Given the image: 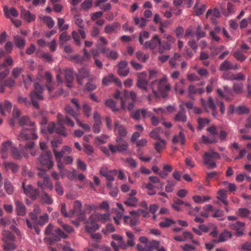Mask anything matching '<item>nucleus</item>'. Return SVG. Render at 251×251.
<instances>
[{"mask_svg":"<svg viewBox=\"0 0 251 251\" xmlns=\"http://www.w3.org/2000/svg\"><path fill=\"white\" fill-rule=\"evenodd\" d=\"M164 38L166 39L167 41L162 42L159 37L155 34L150 41L145 42L143 48L150 49L153 52L156 51L160 54L163 53L165 50H169L171 49L172 45L175 42L176 39L168 34H164Z\"/></svg>","mask_w":251,"mask_h":251,"instance_id":"nucleus-1","label":"nucleus"},{"mask_svg":"<svg viewBox=\"0 0 251 251\" xmlns=\"http://www.w3.org/2000/svg\"><path fill=\"white\" fill-rule=\"evenodd\" d=\"M19 124L21 126H30V128L24 127L18 137L20 141H25L29 139H36L37 135L35 133L36 128L34 123L30 121L27 117H22L19 121Z\"/></svg>","mask_w":251,"mask_h":251,"instance_id":"nucleus-2","label":"nucleus"},{"mask_svg":"<svg viewBox=\"0 0 251 251\" xmlns=\"http://www.w3.org/2000/svg\"><path fill=\"white\" fill-rule=\"evenodd\" d=\"M110 219V214L108 212L104 214H93L85 223V230L87 232L91 233L100 228L98 222L105 223L109 221Z\"/></svg>","mask_w":251,"mask_h":251,"instance_id":"nucleus-3","label":"nucleus"},{"mask_svg":"<svg viewBox=\"0 0 251 251\" xmlns=\"http://www.w3.org/2000/svg\"><path fill=\"white\" fill-rule=\"evenodd\" d=\"M114 97L117 99H121V108L122 109L131 111L134 107V103L136 99V94L133 91L128 92L125 90L121 96L119 90L116 91Z\"/></svg>","mask_w":251,"mask_h":251,"instance_id":"nucleus-4","label":"nucleus"},{"mask_svg":"<svg viewBox=\"0 0 251 251\" xmlns=\"http://www.w3.org/2000/svg\"><path fill=\"white\" fill-rule=\"evenodd\" d=\"M152 91L156 97L167 96V92L170 90V85L167 82L166 77L155 80L151 84Z\"/></svg>","mask_w":251,"mask_h":251,"instance_id":"nucleus-5","label":"nucleus"},{"mask_svg":"<svg viewBox=\"0 0 251 251\" xmlns=\"http://www.w3.org/2000/svg\"><path fill=\"white\" fill-rule=\"evenodd\" d=\"M72 103L75 106V108L73 109L70 105H67L65 108V111L71 115L75 119L77 125L81 127L86 132H89L91 130L90 126L87 124L82 123L79 119V111L80 108L78 101L76 99H73Z\"/></svg>","mask_w":251,"mask_h":251,"instance_id":"nucleus-6","label":"nucleus"},{"mask_svg":"<svg viewBox=\"0 0 251 251\" xmlns=\"http://www.w3.org/2000/svg\"><path fill=\"white\" fill-rule=\"evenodd\" d=\"M232 89L233 92L227 86L224 87V92L220 89H217L218 94L227 100H232L234 97V93L236 94H241L244 92V84L242 82H235L233 83Z\"/></svg>","mask_w":251,"mask_h":251,"instance_id":"nucleus-7","label":"nucleus"},{"mask_svg":"<svg viewBox=\"0 0 251 251\" xmlns=\"http://www.w3.org/2000/svg\"><path fill=\"white\" fill-rule=\"evenodd\" d=\"M35 143L34 142H28L24 149H23L21 152L19 151L18 149L13 147L11 151V155L13 158L17 160L21 159L23 157L27 158L28 157V151H29L30 154L34 156L36 154V151L33 149Z\"/></svg>","mask_w":251,"mask_h":251,"instance_id":"nucleus-8","label":"nucleus"},{"mask_svg":"<svg viewBox=\"0 0 251 251\" xmlns=\"http://www.w3.org/2000/svg\"><path fill=\"white\" fill-rule=\"evenodd\" d=\"M57 127H56L55 124L52 122L50 123L48 126V130L50 133H56L63 135L64 136H67V133L65 128L63 126V121L62 119V114L58 113L57 115Z\"/></svg>","mask_w":251,"mask_h":251,"instance_id":"nucleus-9","label":"nucleus"},{"mask_svg":"<svg viewBox=\"0 0 251 251\" xmlns=\"http://www.w3.org/2000/svg\"><path fill=\"white\" fill-rule=\"evenodd\" d=\"M2 240L3 242V248L5 251H13L16 246L14 241L15 237L9 231L4 230L2 233Z\"/></svg>","mask_w":251,"mask_h":251,"instance_id":"nucleus-10","label":"nucleus"},{"mask_svg":"<svg viewBox=\"0 0 251 251\" xmlns=\"http://www.w3.org/2000/svg\"><path fill=\"white\" fill-rule=\"evenodd\" d=\"M38 169L40 170L38 175L41 178L43 179L42 180H39L37 182L38 186L42 190L48 188L52 190L53 189V185L50 179L46 174L47 171L40 167H38Z\"/></svg>","mask_w":251,"mask_h":251,"instance_id":"nucleus-11","label":"nucleus"},{"mask_svg":"<svg viewBox=\"0 0 251 251\" xmlns=\"http://www.w3.org/2000/svg\"><path fill=\"white\" fill-rule=\"evenodd\" d=\"M43 88L38 83H35L34 90L30 94L32 104L37 108H39L37 100H40L43 99Z\"/></svg>","mask_w":251,"mask_h":251,"instance_id":"nucleus-12","label":"nucleus"},{"mask_svg":"<svg viewBox=\"0 0 251 251\" xmlns=\"http://www.w3.org/2000/svg\"><path fill=\"white\" fill-rule=\"evenodd\" d=\"M220 158V155L216 152H206L203 156L204 163L209 168H216V164L214 160L219 159Z\"/></svg>","mask_w":251,"mask_h":251,"instance_id":"nucleus-13","label":"nucleus"},{"mask_svg":"<svg viewBox=\"0 0 251 251\" xmlns=\"http://www.w3.org/2000/svg\"><path fill=\"white\" fill-rule=\"evenodd\" d=\"M67 237V235L58 228L53 230L50 237L46 238L45 241L47 243L52 245L56 242L59 241L61 238L65 239Z\"/></svg>","mask_w":251,"mask_h":251,"instance_id":"nucleus-14","label":"nucleus"},{"mask_svg":"<svg viewBox=\"0 0 251 251\" xmlns=\"http://www.w3.org/2000/svg\"><path fill=\"white\" fill-rule=\"evenodd\" d=\"M117 145L114 146L112 144H109V150L113 153L117 151L123 152L127 150L128 144L126 142L120 137H117L116 139Z\"/></svg>","mask_w":251,"mask_h":251,"instance_id":"nucleus-15","label":"nucleus"},{"mask_svg":"<svg viewBox=\"0 0 251 251\" xmlns=\"http://www.w3.org/2000/svg\"><path fill=\"white\" fill-rule=\"evenodd\" d=\"M40 164L48 170L50 169L53 166L51 153L50 151H47L42 154L39 158Z\"/></svg>","mask_w":251,"mask_h":251,"instance_id":"nucleus-16","label":"nucleus"},{"mask_svg":"<svg viewBox=\"0 0 251 251\" xmlns=\"http://www.w3.org/2000/svg\"><path fill=\"white\" fill-rule=\"evenodd\" d=\"M201 101L202 105L206 111H211L213 116H215L216 115V106L211 97H209L207 101H205L203 99H201Z\"/></svg>","mask_w":251,"mask_h":251,"instance_id":"nucleus-17","label":"nucleus"},{"mask_svg":"<svg viewBox=\"0 0 251 251\" xmlns=\"http://www.w3.org/2000/svg\"><path fill=\"white\" fill-rule=\"evenodd\" d=\"M112 237L117 242L116 243L113 241L111 243L112 247L115 251H118L119 248L126 249L127 248V246L123 241V238L121 236L116 234H113L112 235Z\"/></svg>","mask_w":251,"mask_h":251,"instance_id":"nucleus-18","label":"nucleus"},{"mask_svg":"<svg viewBox=\"0 0 251 251\" xmlns=\"http://www.w3.org/2000/svg\"><path fill=\"white\" fill-rule=\"evenodd\" d=\"M24 193L32 200L36 199L39 195V192L37 189L33 188L31 185H26L25 182L22 183Z\"/></svg>","mask_w":251,"mask_h":251,"instance_id":"nucleus-19","label":"nucleus"},{"mask_svg":"<svg viewBox=\"0 0 251 251\" xmlns=\"http://www.w3.org/2000/svg\"><path fill=\"white\" fill-rule=\"evenodd\" d=\"M58 168L59 170V173L62 178L66 176L71 180L75 179L76 178L75 170H73V171H70L65 169L63 165L61 164L58 165Z\"/></svg>","mask_w":251,"mask_h":251,"instance_id":"nucleus-20","label":"nucleus"},{"mask_svg":"<svg viewBox=\"0 0 251 251\" xmlns=\"http://www.w3.org/2000/svg\"><path fill=\"white\" fill-rule=\"evenodd\" d=\"M202 233L210 232V235L213 237H216L218 235L217 228L213 224H209L208 225H201L199 226Z\"/></svg>","mask_w":251,"mask_h":251,"instance_id":"nucleus-21","label":"nucleus"},{"mask_svg":"<svg viewBox=\"0 0 251 251\" xmlns=\"http://www.w3.org/2000/svg\"><path fill=\"white\" fill-rule=\"evenodd\" d=\"M245 224L239 221L229 225L230 228L236 231L237 236L240 237L243 235Z\"/></svg>","mask_w":251,"mask_h":251,"instance_id":"nucleus-22","label":"nucleus"},{"mask_svg":"<svg viewBox=\"0 0 251 251\" xmlns=\"http://www.w3.org/2000/svg\"><path fill=\"white\" fill-rule=\"evenodd\" d=\"M159 245V242L152 240L147 245H137V249L138 251H152L153 250L158 247Z\"/></svg>","mask_w":251,"mask_h":251,"instance_id":"nucleus-23","label":"nucleus"},{"mask_svg":"<svg viewBox=\"0 0 251 251\" xmlns=\"http://www.w3.org/2000/svg\"><path fill=\"white\" fill-rule=\"evenodd\" d=\"M111 82H114L119 87L122 86L121 80L112 74L104 76L102 80V84L104 86H108Z\"/></svg>","mask_w":251,"mask_h":251,"instance_id":"nucleus-24","label":"nucleus"},{"mask_svg":"<svg viewBox=\"0 0 251 251\" xmlns=\"http://www.w3.org/2000/svg\"><path fill=\"white\" fill-rule=\"evenodd\" d=\"M138 80L137 86L140 88L146 90L148 85L147 74L146 73L143 72L137 74Z\"/></svg>","mask_w":251,"mask_h":251,"instance_id":"nucleus-25","label":"nucleus"},{"mask_svg":"<svg viewBox=\"0 0 251 251\" xmlns=\"http://www.w3.org/2000/svg\"><path fill=\"white\" fill-rule=\"evenodd\" d=\"M198 84H190L188 88V97L194 99V96L196 94H201L204 91L203 88L198 87Z\"/></svg>","mask_w":251,"mask_h":251,"instance_id":"nucleus-26","label":"nucleus"},{"mask_svg":"<svg viewBox=\"0 0 251 251\" xmlns=\"http://www.w3.org/2000/svg\"><path fill=\"white\" fill-rule=\"evenodd\" d=\"M84 51V57H82L80 56L79 55L76 54L73 56H70L68 57V59L75 63L76 64H83V61L84 60V58L89 60L91 58V55L86 51V50L85 49H83Z\"/></svg>","mask_w":251,"mask_h":251,"instance_id":"nucleus-27","label":"nucleus"},{"mask_svg":"<svg viewBox=\"0 0 251 251\" xmlns=\"http://www.w3.org/2000/svg\"><path fill=\"white\" fill-rule=\"evenodd\" d=\"M94 124L93 130L95 133H99L101 130L102 122L100 114L97 112H95L93 114Z\"/></svg>","mask_w":251,"mask_h":251,"instance_id":"nucleus-28","label":"nucleus"},{"mask_svg":"<svg viewBox=\"0 0 251 251\" xmlns=\"http://www.w3.org/2000/svg\"><path fill=\"white\" fill-rule=\"evenodd\" d=\"M21 17L28 23L34 21L35 20L36 16L34 14H32L29 11L21 7Z\"/></svg>","mask_w":251,"mask_h":251,"instance_id":"nucleus-29","label":"nucleus"},{"mask_svg":"<svg viewBox=\"0 0 251 251\" xmlns=\"http://www.w3.org/2000/svg\"><path fill=\"white\" fill-rule=\"evenodd\" d=\"M231 236V232L227 230H224L218 237L217 235L216 237L214 238L213 241L216 243L223 242L230 238Z\"/></svg>","mask_w":251,"mask_h":251,"instance_id":"nucleus-30","label":"nucleus"},{"mask_svg":"<svg viewBox=\"0 0 251 251\" xmlns=\"http://www.w3.org/2000/svg\"><path fill=\"white\" fill-rule=\"evenodd\" d=\"M13 147L10 141H8L3 143L0 149L1 157L3 158H6L7 157L8 152L9 151H11Z\"/></svg>","mask_w":251,"mask_h":251,"instance_id":"nucleus-31","label":"nucleus"},{"mask_svg":"<svg viewBox=\"0 0 251 251\" xmlns=\"http://www.w3.org/2000/svg\"><path fill=\"white\" fill-rule=\"evenodd\" d=\"M129 72L127 67V62L126 61L120 62L118 64V74L119 75L123 76L127 75Z\"/></svg>","mask_w":251,"mask_h":251,"instance_id":"nucleus-32","label":"nucleus"},{"mask_svg":"<svg viewBox=\"0 0 251 251\" xmlns=\"http://www.w3.org/2000/svg\"><path fill=\"white\" fill-rule=\"evenodd\" d=\"M220 13L219 10L217 8L214 9H209L206 15L207 18L209 19L213 23H216V19L220 17Z\"/></svg>","mask_w":251,"mask_h":251,"instance_id":"nucleus-33","label":"nucleus"},{"mask_svg":"<svg viewBox=\"0 0 251 251\" xmlns=\"http://www.w3.org/2000/svg\"><path fill=\"white\" fill-rule=\"evenodd\" d=\"M11 109L12 104L10 101L5 100L3 103H0V113L1 115L4 116L10 113Z\"/></svg>","mask_w":251,"mask_h":251,"instance_id":"nucleus-34","label":"nucleus"},{"mask_svg":"<svg viewBox=\"0 0 251 251\" xmlns=\"http://www.w3.org/2000/svg\"><path fill=\"white\" fill-rule=\"evenodd\" d=\"M65 80L67 83V86L69 88L72 87V83L73 82L74 78V73L71 69H66L64 72Z\"/></svg>","mask_w":251,"mask_h":251,"instance_id":"nucleus-35","label":"nucleus"},{"mask_svg":"<svg viewBox=\"0 0 251 251\" xmlns=\"http://www.w3.org/2000/svg\"><path fill=\"white\" fill-rule=\"evenodd\" d=\"M238 68V66L236 64L233 65L229 61L225 60L219 67L220 71H226L228 70H236Z\"/></svg>","mask_w":251,"mask_h":251,"instance_id":"nucleus-36","label":"nucleus"},{"mask_svg":"<svg viewBox=\"0 0 251 251\" xmlns=\"http://www.w3.org/2000/svg\"><path fill=\"white\" fill-rule=\"evenodd\" d=\"M101 52L107 58L115 60L118 58V53L114 50H110L108 48H102Z\"/></svg>","mask_w":251,"mask_h":251,"instance_id":"nucleus-37","label":"nucleus"},{"mask_svg":"<svg viewBox=\"0 0 251 251\" xmlns=\"http://www.w3.org/2000/svg\"><path fill=\"white\" fill-rule=\"evenodd\" d=\"M89 72L85 68L79 69L78 74L77 76L78 82L79 84L82 85L83 83V79L89 76Z\"/></svg>","mask_w":251,"mask_h":251,"instance_id":"nucleus-38","label":"nucleus"},{"mask_svg":"<svg viewBox=\"0 0 251 251\" xmlns=\"http://www.w3.org/2000/svg\"><path fill=\"white\" fill-rule=\"evenodd\" d=\"M167 142L164 139L157 140L154 143V149L158 153H161L166 149Z\"/></svg>","mask_w":251,"mask_h":251,"instance_id":"nucleus-39","label":"nucleus"},{"mask_svg":"<svg viewBox=\"0 0 251 251\" xmlns=\"http://www.w3.org/2000/svg\"><path fill=\"white\" fill-rule=\"evenodd\" d=\"M15 203L17 214L20 216H24L26 213V208L25 205L18 200L15 201Z\"/></svg>","mask_w":251,"mask_h":251,"instance_id":"nucleus-40","label":"nucleus"},{"mask_svg":"<svg viewBox=\"0 0 251 251\" xmlns=\"http://www.w3.org/2000/svg\"><path fill=\"white\" fill-rule=\"evenodd\" d=\"M114 131L117 132L121 136H126L127 134V131L125 126L119 124L118 122H116L114 124Z\"/></svg>","mask_w":251,"mask_h":251,"instance_id":"nucleus-41","label":"nucleus"},{"mask_svg":"<svg viewBox=\"0 0 251 251\" xmlns=\"http://www.w3.org/2000/svg\"><path fill=\"white\" fill-rule=\"evenodd\" d=\"M3 11L5 17L7 18H10V15L16 17L19 15L17 10L13 7L9 9L7 6H5L3 7Z\"/></svg>","mask_w":251,"mask_h":251,"instance_id":"nucleus-42","label":"nucleus"},{"mask_svg":"<svg viewBox=\"0 0 251 251\" xmlns=\"http://www.w3.org/2000/svg\"><path fill=\"white\" fill-rule=\"evenodd\" d=\"M132 217L129 216H125L124 217L125 222L127 224L131 226H134L136 224L139 217L138 215H136L134 213L130 214Z\"/></svg>","mask_w":251,"mask_h":251,"instance_id":"nucleus-43","label":"nucleus"},{"mask_svg":"<svg viewBox=\"0 0 251 251\" xmlns=\"http://www.w3.org/2000/svg\"><path fill=\"white\" fill-rule=\"evenodd\" d=\"M142 188L147 190V193L149 195H153L156 194L154 186L151 182L143 183Z\"/></svg>","mask_w":251,"mask_h":251,"instance_id":"nucleus-44","label":"nucleus"},{"mask_svg":"<svg viewBox=\"0 0 251 251\" xmlns=\"http://www.w3.org/2000/svg\"><path fill=\"white\" fill-rule=\"evenodd\" d=\"M148 113L145 109L137 110L131 114V117L135 120H139L141 116L143 118H146L147 116Z\"/></svg>","mask_w":251,"mask_h":251,"instance_id":"nucleus-45","label":"nucleus"},{"mask_svg":"<svg viewBox=\"0 0 251 251\" xmlns=\"http://www.w3.org/2000/svg\"><path fill=\"white\" fill-rule=\"evenodd\" d=\"M3 165L6 171L11 170L14 173L16 172L19 169L18 166L12 162H4Z\"/></svg>","mask_w":251,"mask_h":251,"instance_id":"nucleus-46","label":"nucleus"},{"mask_svg":"<svg viewBox=\"0 0 251 251\" xmlns=\"http://www.w3.org/2000/svg\"><path fill=\"white\" fill-rule=\"evenodd\" d=\"M193 237L192 234L189 232H185L182 235L174 236V239L178 241H184L187 239H191Z\"/></svg>","mask_w":251,"mask_h":251,"instance_id":"nucleus-47","label":"nucleus"},{"mask_svg":"<svg viewBox=\"0 0 251 251\" xmlns=\"http://www.w3.org/2000/svg\"><path fill=\"white\" fill-rule=\"evenodd\" d=\"M120 27V24L118 23H115L112 25H107L105 27V32L107 33H111L115 32L116 29Z\"/></svg>","mask_w":251,"mask_h":251,"instance_id":"nucleus-48","label":"nucleus"},{"mask_svg":"<svg viewBox=\"0 0 251 251\" xmlns=\"http://www.w3.org/2000/svg\"><path fill=\"white\" fill-rule=\"evenodd\" d=\"M185 206H186V210L189 215L195 216L198 213L200 210V208L198 207L193 208L191 205L189 203H185Z\"/></svg>","mask_w":251,"mask_h":251,"instance_id":"nucleus-49","label":"nucleus"},{"mask_svg":"<svg viewBox=\"0 0 251 251\" xmlns=\"http://www.w3.org/2000/svg\"><path fill=\"white\" fill-rule=\"evenodd\" d=\"M192 199L196 203H201L209 201L211 199V198L207 196H200L196 195L193 196L192 197Z\"/></svg>","mask_w":251,"mask_h":251,"instance_id":"nucleus-50","label":"nucleus"},{"mask_svg":"<svg viewBox=\"0 0 251 251\" xmlns=\"http://www.w3.org/2000/svg\"><path fill=\"white\" fill-rule=\"evenodd\" d=\"M14 40L15 45L18 48L23 49L25 47V41L24 39L18 36H14Z\"/></svg>","mask_w":251,"mask_h":251,"instance_id":"nucleus-51","label":"nucleus"},{"mask_svg":"<svg viewBox=\"0 0 251 251\" xmlns=\"http://www.w3.org/2000/svg\"><path fill=\"white\" fill-rule=\"evenodd\" d=\"M185 136L180 132L178 135L175 136L173 138V142L174 143H180L183 145L185 144Z\"/></svg>","mask_w":251,"mask_h":251,"instance_id":"nucleus-52","label":"nucleus"},{"mask_svg":"<svg viewBox=\"0 0 251 251\" xmlns=\"http://www.w3.org/2000/svg\"><path fill=\"white\" fill-rule=\"evenodd\" d=\"M226 192L225 190H220L218 192L217 198L223 201V202L226 205L228 204V202L226 200Z\"/></svg>","mask_w":251,"mask_h":251,"instance_id":"nucleus-53","label":"nucleus"},{"mask_svg":"<svg viewBox=\"0 0 251 251\" xmlns=\"http://www.w3.org/2000/svg\"><path fill=\"white\" fill-rule=\"evenodd\" d=\"M232 55L237 60L240 62L244 61L247 58V57L243 53L241 50L234 51Z\"/></svg>","mask_w":251,"mask_h":251,"instance_id":"nucleus-54","label":"nucleus"},{"mask_svg":"<svg viewBox=\"0 0 251 251\" xmlns=\"http://www.w3.org/2000/svg\"><path fill=\"white\" fill-rule=\"evenodd\" d=\"M202 142L205 144L215 143L218 142V138L217 137H212L211 136L207 137L203 135L202 136Z\"/></svg>","mask_w":251,"mask_h":251,"instance_id":"nucleus-55","label":"nucleus"},{"mask_svg":"<svg viewBox=\"0 0 251 251\" xmlns=\"http://www.w3.org/2000/svg\"><path fill=\"white\" fill-rule=\"evenodd\" d=\"M150 37V33L147 31H143L140 33L139 37V41L141 45L144 47L145 44L144 41L148 39Z\"/></svg>","mask_w":251,"mask_h":251,"instance_id":"nucleus-56","label":"nucleus"},{"mask_svg":"<svg viewBox=\"0 0 251 251\" xmlns=\"http://www.w3.org/2000/svg\"><path fill=\"white\" fill-rule=\"evenodd\" d=\"M44 79L46 80L48 84H46L47 87L48 88V91L49 93L52 91V87L50 86L52 80V75H51L48 72H47L45 74Z\"/></svg>","mask_w":251,"mask_h":251,"instance_id":"nucleus-57","label":"nucleus"},{"mask_svg":"<svg viewBox=\"0 0 251 251\" xmlns=\"http://www.w3.org/2000/svg\"><path fill=\"white\" fill-rule=\"evenodd\" d=\"M160 133V129L159 128H156L151 132L150 136L153 140H158L161 139Z\"/></svg>","mask_w":251,"mask_h":251,"instance_id":"nucleus-58","label":"nucleus"},{"mask_svg":"<svg viewBox=\"0 0 251 251\" xmlns=\"http://www.w3.org/2000/svg\"><path fill=\"white\" fill-rule=\"evenodd\" d=\"M134 21L135 24L138 25L140 28H144L147 24V20L143 18H139L135 17L134 18Z\"/></svg>","mask_w":251,"mask_h":251,"instance_id":"nucleus-59","label":"nucleus"},{"mask_svg":"<svg viewBox=\"0 0 251 251\" xmlns=\"http://www.w3.org/2000/svg\"><path fill=\"white\" fill-rule=\"evenodd\" d=\"M53 151L57 162L58 163H61L62 158L65 153V151H64L63 149L62 148L60 151H58L54 149Z\"/></svg>","mask_w":251,"mask_h":251,"instance_id":"nucleus-60","label":"nucleus"},{"mask_svg":"<svg viewBox=\"0 0 251 251\" xmlns=\"http://www.w3.org/2000/svg\"><path fill=\"white\" fill-rule=\"evenodd\" d=\"M41 201L48 204H50L53 202V200L47 193L43 192L41 196Z\"/></svg>","mask_w":251,"mask_h":251,"instance_id":"nucleus-61","label":"nucleus"},{"mask_svg":"<svg viewBox=\"0 0 251 251\" xmlns=\"http://www.w3.org/2000/svg\"><path fill=\"white\" fill-rule=\"evenodd\" d=\"M210 121L207 119V118H199L198 119V128L199 130H201L204 127H205L206 126H207Z\"/></svg>","mask_w":251,"mask_h":251,"instance_id":"nucleus-62","label":"nucleus"},{"mask_svg":"<svg viewBox=\"0 0 251 251\" xmlns=\"http://www.w3.org/2000/svg\"><path fill=\"white\" fill-rule=\"evenodd\" d=\"M49 221V216L48 214H45L42 216H40L38 218L37 221H36V224L43 226L47 223Z\"/></svg>","mask_w":251,"mask_h":251,"instance_id":"nucleus-63","label":"nucleus"},{"mask_svg":"<svg viewBox=\"0 0 251 251\" xmlns=\"http://www.w3.org/2000/svg\"><path fill=\"white\" fill-rule=\"evenodd\" d=\"M138 202V199L134 197H129L125 201V204L128 206H135Z\"/></svg>","mask_w":251,"mask_h":251,"instance_id":"nucleus-64","label":"nucleus"}]
</instances>
